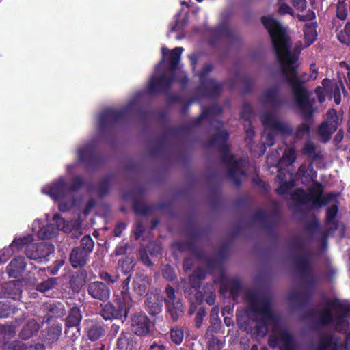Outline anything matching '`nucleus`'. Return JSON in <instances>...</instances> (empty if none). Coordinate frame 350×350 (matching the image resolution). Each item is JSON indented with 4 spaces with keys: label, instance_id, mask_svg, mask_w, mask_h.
Wrapping results in <instances>:
<instances>
[{
    "label": "nucleus",
    "instance_id": "f257e3e1",
    "mask_svg": "<svg viewBox=\"0 0 350 350\" xmlns=\"http://www.w3.org/2000/svg\"><path fill=\"white\" fill-rule=\"evenodd\" d=\"M262 22L271 36L277 57L286 81L291 85L295 102L305 118L312 113V102L308 98V92L303 87L297 74L298 54L301 49L310 46L317 38L316 25L314 23L305 25L304 44L297 46L295 51L291 48V40L286 29L272 17H262Z\"/></svg>",
    "mask_w": 350,
    "mask_h": 350
},
{
    "label": "nucleus",
    "instance_id": "f03ea898",
    "mask_svg": "<svg viewBox=\"0 0 350 350\" xmlns=\"http://www.w3.org/2000/svg\"><path fill=\"white\" fill-rule=\"evenodd\" d=\"M250 305L247 314L250 319L256 321L257 332L261 336L272 330L269 339L271 347H278L280 350H295L296 344L293 336L286 329L279 328V319L271 312L269 299L254 292L246 295Z\"/></svg>",
    "mask_w": 350,
    "mask_h": 350
},
{
    "label": "nucleus",
    "instance_id": "7ed1b4c3",
    "mask_svg": "<svg viewBox=\"0 0 350 350\" xmlns=\"http://www.w3.org/2000/svg\"><path fill=\"white\" fill-rule=\"evenodd\" d=\"M260 101L265 107L271 108L262 113L260 118L265 127L262 143L264 146H271L274 144V138L277 134L288 135L291 133V129L287 124L280 121L276 115L275 109L280 105L277 88L267 90L260 96Z\"/></svg>",
    "mask_w": 350,
    "mask_h": 350
},
{
    "label": "nucleus",
    "instance_id": "20e7f679",
    "mask_svg": "<svg viewBox=\"0 0 350 350\" xmlns=\"http://www.w3.org/2000/svg\"><path fill=\"white\" fill-rule=\"evenodd\" d=\"M349 311V301L329 300L312 309L309 317L316 327L330 325L343 330L347 325V317Z\"/></svg>",
    "mask_w": 350,
    "mask_h": 350
},
{
    "label": "nucleus",
    "instance_id": "39448f33",
    "mask_svg": "<svg viewBox=\"0 0 350 350\" xmlns=\"http://www.w3.org/2000/svg\"><path fill=\"white\" fill-rule=\"evenodd\" d=\"M215 126L216 131L211 145L218 144L221 146L224 152L222 159L227 165L229 176L236 184H239L241 181L239 178L245 176L244 167L247 161L243 159H238L230 154L228 147L225 144L228 137V133L222 129L223 124L221 123L216 122Z\"/></svg>",
    "mask_w": 350,
    "mask_h": 350
},
{
    "label": "nucleus",
    "instance_id": "423d86ee",
    "mask_svg": "<svg viewBox=\"0 0 350 350\" xmlns=\"http://www.w3.org/2000/svg\"><path fill=\"white\" fill-rule=\"evenodd\" d=\"M82 184V180L77 177L73 180L72 186H68L65 181L60 178L52 185H47L42 188V192L51 196L55 202H58L59 208L61 211H68L74 205L72 191Z\"/></svg>",
    "mask_w": 350,
    "mask_h": 350
},
{
    "label": "nucleus",
    "instance_id": "0eeeda50",
    "mask_svg": "<svg viewBox=\"0 0 350 350\" xmlns=\"http://www.w3.org/2000/svg\"><path fill=\"white\" fill-rule=\"evenodd\" d=\"M291 198L299 204L311 203L314 206H321L334 202L336 196L333 193L322 195L321 185L315 183L310 189L309 193L306 192L304 189H299L291 195Z\"/></svg>",
    "mask_w": 350,
    "mask_h": 350
},
{
    "label": "nucleus",
    "instance_id": "6e6552de",
    "mask_svg": "<svg viewBox=\"0 0 350 350\" xmlns=\"http://www.w3.org/2000/svg\"><path fill=\"white\" fill-rule=\"evenodd\" d=\"M32 235L15 239L12 243V246H16L21 249L26 245L25 253L28 258L37 260L48 256L53 252V247L46 243H33Z\"/></svg>",
    "mask_w": 350,
    "mask_h": 350
},
{
    "label": "nucleus",
    "instance_id": "1a4fd4ad",
    "mask_svg": "<svg viewBox=\"0 0 350 350\" xmlns=\"http://www.w3.org/2000/svg\"><path fill=\"white\" fill-rule=\"evenodd\" d=\"M311 350H350V335L342 340L337 334H321L312 345Z\"/></svg>",
    "mask_w": 350,
    "mask_h": 350
},
{
    "label": "nucleus",
    "instance_id": "9d476101",
    "mask_svg": "<svg viewBox=\"0 0 350 350\" xmlns=\"http://www.w3.org/2000/svg\"><path fill=\"white\" fill-rule=\"evenodd\" d=\"M342 118L334 109H329L325 114L323 122L317 129V136L323 142H328L332 134L336 131Z\"/></svg>",
    "mask_w": 350,
    "mask_h": 350
},
{
    "label": "nucleus",
    "instance_id": "9b49d317",
    "mask_svg": "<svg viewBox=\"0 0 350 350\" xmlns=\"http://www.w3.org/2000/svg\"><path fill=\"white\" fill-rule=\"evenodd\" d=\"M315 93L320 103H323L326 96L331 95H333L336 104L338 105L341 102V94L338 84L327 79L323 80L322 86H318Z\"/></svg>",
    "mask_w": 350,
    "mask_h": 350
},
{
    "label": "nucleus",
    "instance_id": "f8f14e48",
    "mask_svg": "<svg viewBox=\"0 0 350 350\" xmlns=\"http://www.w3.org/2000/svg\"><path fill=\"white\" fill-rule=\"evenodd\" d=\"M165 293V303L166 307L171 318L176 321L183 313V304L180 298L176 296L175 291L172 286L169 285L166 286Z\"/></svg>",
    "mask_w": 350,
    "mask_h": 350
},
{
    "label": "nucleus",
    "instance_id": "ddd939ff",
    "mask_svg": "<svg viewBox=\"0 0 350 350\" xmlns=\"http://www.w3.org/2000/svg\"><path fill=\"white\" fill-rule=\"evenodd\" d=\"M116 303L118 308H116L111 303H107L103 306L100 314L104 319H121L127 315L129 306L122 303L121 299H117Z\"/></svg>",
    "mask_w": 350,
    "mask_h": 350
},
{
    "label": "nucleus",
    "instance_id": "4468645a",
    "mask_svg": "<svg viewBox=\"0 0 350 350\" xmlns=\"http://www.w3.org/2000/svg\"><path fill=\"white\" fill-rule=\"evenodd\" d=\"M87 292L92 299L101 301H107L110 296L109 287L99 281L89 283L87 286Z\"/></svg>",
    "mask_w": 350,
    "mask_h": 350
},
{
    "label": "nucleus",
    "instance_id": "2eb2a0df",
    "mask_svg": "<svg viewBox=\"0 0 350 350\" xmlns=\"http://www.w3.org/2000/svg\"><path fill=\"white\" fill-rule=\"evenodd\" d=\"M132 331L137 335L144 336L150 332V323L148 317L143 313H137L131 319Z\"/></svg>",
    "mask_w": 350,
    "mask_h": 350
},
{
    "label": "nucleus",
    "instance_id": "dca6fc26",
    "mask_svg": "<svg viewBox=\"0 0 350 350\" xmlns=\"http://www.w3.org/2000/svg\"><path fill=\"white\" fill-rule=\"evenodd\" d=\"M211 70L212 66L209 64H206L204 66L203 70L200 74V80L204 88L208 90V96H214L217 95L223 87L221 83L217 82L214 79H209L207 81H205L206 75Z\"/></svg>",
    "mask_w": 350,
    "mask_h": 350
},
{
    "label": "nucleus",
    "instance_id": "f3484780",
    "mask_svg": "<svg viewBox=\"0 0 350 350\" xmlns=\"http://www.w3.org/2000/svg\"><path fill=\"white\" fill-rule=\"evenodd\" d=\"M146 308L151 315H156L162 310V299L156 293H148L145 301Z\"/></svg>",
    "mask_w": 350,
    "mask_h": 350
},
{
    "label": "nucleus",
    "instance_id": "a211bd4d",
    "mask_svg": "<svg viewBox=\"0 0 350 350\" xmlns=\"http://www.w3.org/2000/svg\"><path fill=\"white\" fill-rule=\"evenodd\" d=\"M90 254L81 247H75L70 255V261L74 268L85 266L89 260Z\"/></svg>",
    "mask_w": 350,
    "mask_h": 350
},
{
    "label": "nucleus",
    "instance_id": "6ab92c4d",
    "mask_svg": "<svg viewBox=\"0 0 350 350\" xmlns=\"http://www.w3.org/2000/svg\"><path fill=\"white\" fill-rule=\"evenodd\" d=\"M121 113L118 110L107 109L104 110L98 117V124L99 127L104 128L113 122L116 121L120 117Z\"/></svg>",
    "mask_w": 350,
    "mask_h": 350
},
{
    "label": "nucleus",
    "instance_id": "aec40b11",
    "mask_svg": "<svg viewBox=\"0 0 350 350\" xmlns=\"http://www.w3.org/2000/svg\"><path fill=\"white\" fill-rule=\"evenodd\" d=\"M26 267V262L23 257H17L13 259L7 267V272L10 277L18 278Z\"/></svg>",
    "mask_w": 350,
    "mask_h": 350
},
{
    "label": "nucleus",
    "instance_id": "412c9836",
    "mask_svg": "<svg viewBox=\"0 0 350 350\" xmlns=\"http://www.w3.org/2000/svg\"><path fill=\"white\" fill-rule=\"evenodd\" d=\"M174 81L173 77H167L166 75L157 77L154 76L149 84V90L151 92H156L161 88H165L170 86Z\"/></svg>",
    "mask_w": 350,
    "mask_h": 350
},
{
    "label": "nucleus",
    "instance_id": "4be33fe9",
    "mask_svg": "<svg viewBox=\"0 0 350 350\" xmlns=\"http://www.w3.org/2000/svg\"><path fill=\"white\" fill-rule=\"evenodd\" d=\"M183 51V48L182 47H176L170 51H169L168 49L166 47L162 48L163 57H165L168 52L170 53L169 65L170 69L174 72H175L178 64L180 59V56Z\"/></svg>",
    "mask_w": 350,
    "mask_h": 350
},
{
    "label": "nucleus",
    "instance_id": "5701e85b",
    "mask_svg": "<svg viewBox=\"0 0 350 350\" xmlns=\"http://www.w3.org/2000/svg\"><path fill=\"white\" fill-rule=\"evenodd\" d=\"M297 176L301 179L302 183L307 184L314 180L316 177V172L311 163L308 165L302 164L297 172Z\"/></svg>",
    "mask_w": 350,
    "mask_h": 350
},
{
    "label": "nucleus",
    "instance_id": "b1692460",
    "mask_svg": "<svg viewBox=\"0 0 350 350\" xmlns=\"http://www.w3.org/2000/svg\"><path fill=\"white\" fill-rule=\"evenodd\" d=\"M44 310H46L51 317H62L65 314L64 305L58 301H50L44 305Z\"/></svg>",
    "mask_w": 350,
    "mask_h": 350
},
{
    "label": "nucleus",
    "instance_id": "393cba45",
    "mask_svg": "<svg viewBox=\"0 0 350 350\" xmlns=\"http://www.w3.org/2000/svg\"><path fill=\"white\" fill-rule=\"evenodd\" d=\"M62 324L59 323H55L52 324L47 329L44 336L46 341L49 343H53L56 342L62 334Z\"/></svg>",
    "mask_w": 350,
    "mask_h": 350
},
{
    "label": "nucleus",
    "instance_id": "a878e982",
    "mask_svg": "<svg viewBox=\"0 0 350 350\" xmlns=\"http://www.w3.org/2000/svg\"><path fill=\"white\" fill-rule=\"evenodd\" d=\"M304 154L313 159H317L321 157V148L311 140H308L302 149Z\"/></svg>",
    "mask_w": 350,
    "mask_h": 350
},
{
    "label": "nucleus",
    "instance_id": "bb28decb",
    "mask_svg": "<svg viewBox=\"0 0 350 350\" xmlns=\"http://www.w3.org/2000/svg\"><path fill=\"white\" fill-rule=\"evenodd\" d=\"M131 281V275L126 277L125 280H123L121 284V296L118 297L117 299H121L122 302L124 304L127 305L130 307V304L131 301V296L129 294V283Z\"/></svg>",
    "mask_w": 350,
    "mask_h": 350
},
{
    "label": "nucleus",
    "instance_id": "cd10ccee",
    "mask_svg": "<svg viewBox=\"0 0 350 350\" xmlns=\"http://www.w3.org/2000/svg\"><path fill=\"white\" fill-rule=\"evenodd\" d=\"M39 325L34 320H31L23 327L21 332V336L23 338H29L38 332Z\"/></svg>",
    "mask_w": 350,
    "mask_h": 350
},
{
    "label": "nucleus",
    "instance_id": "c85d7f7f",
    "mask_svg": "<svg viewBox=\"0 0 350 350\" xmlns=\"http://www.w3.org/2000/svg\"><path fill=\"white\" fill-rule=\"evenodd\" d=\"M81 320L80 310L77 308H72L67 317L66 323L69 327L77 326Z\"/></svg>",
    "mask_w": 350,
    "mask_h": 350
},
{
    "label": "nucleus",
    "instance_id": "c756f323",
    "mask_svg": "<svg viewBox=\"0 0 350 350\" xmlns=\"http://www.w3.org/2000/svg\"><path fill=\"white\" fill-rule=\"evenodd\" d=\"M134 290L139 295L145 293L148 284V280L146 277L139 276L134 280Z\"/></svg>",
    "mask_w": 350,
    "mask_h": 350
},
{
    "label": "nucleus",
    "instance_id": "7c9ffc66",
    "mask_svg": "<svg viewBox=\"0 0 350 350\" xmlns=\"http://www.w3.org/2000/svg\"><path fill=\"white\" fill-rule=\"evenodd\" d=\"M297 266L298 269L303 272H308L311 267V260L309 255L303 254L297 260Z\"/></svg>",
    "mask_w": 350,
    "mask_h": 350
},
{
    "label": "nucleus",
    "instance_id": "2f4dec72",
    "mask_svg": "<svg viewBox=\"0 0 350 350\" xmlns=\"http://www.w3.org/2000/svg\"><path fill=\"white\" fill-rule=\"evenodd\" d=\"M295 159H296L295 150L292 148H287L285 150L284 153L282 156V158L281 159H277L275 161V163L280 161L282 163H284L287 165H290L294 163Z\"/></svg>",
    "mask_w": 350,
    "mask_h": 350
},
{
    "label": "nucleus",
    "instance_id": "473e14b6",
    "mask_svg": "<svg viewBox=\"0 0 350 350\" xmlns=\"http://www.w3.org/2000/svg\"><path fill=\"white\" fill-rule=\"evenodd\" d=\"M55 234V228L52 225H46L41 228L38 232V236L40 239H51Z\"/></svg>",
    "mask_w": 350,
    "mask_h": 350
},
{
    "label": "nucleus",
    "instance_id": "72a5a7b5",
    "mask_svg": "<svg viewBox=\"0 0 350 350\" xmlns=\"http://www.w3.org/2000/svg\"><path fill=\"white\" fill-rule=\"evenodd\" d=\"M278 179L280 180L281 184L280 187L276 189V191L280 195H284L287 193L288 191L294 186L295 183L293 180L284 182V178L282 176L281 173H280V174L278 175Z\"/></svg>",
    "mask_w": 350,
    "mask_h": 350
},
{
    "label": "nucleus",
    "instance_id": "f704fd0d",
    "mask_svg": "<svg viewBox=\"0 0 350 350\" xmlns=\"http://www.w3.org/2000/svg\"><path fill=\"white\" fill-rule=\"evenodd\" d=\"M105 329L102 326L94 325L91 327L88 332L90 340L94 341L98 340L104 335Z\"/></svg>",
    "mask_w": 350,
    "mask_h": 350
},
{
    "label": "nucleus",
    "instance_id": "c9c22d12",
    "mask_svg": "<svg viewBox=\"0 0 350 350\" xmlns=\"http://www.w3.org/2000/svg\"><path fill=\"white\" fill-rule=\"evenodd\" d=\"M337 37L340 42L350 44V22L345 24L344 28L338 33Z\"/></svg>",
    "mask_w": 350,
    "mask_h": 350
},
{
    "label": "nucleus",
    "instance_id": "e433bc0d",
    "mask_svg": "<svg viewBox=\"0 0 350 350\" xmlns=\"http://www.w3.org/2000/svg\"><path fill=\"white\" fill-rule=\"evenodd\" d=\"M336 16L340 20H345L347 15V0H336Z\"/></svg>",
    "mask_w": 350,
    "mask_h": 350
},
{
    "label": "nucleus",
    "instance_id": "4c0bfd02",
    "mask_svg": "<svg viewBox=\"0 0 350 350\" xmlns=\"http://www.w3.org/2000/svg\"><path fill=\"white\" fill-rule=\"evenodd\" d=\"M170 337L172 340L175 344H180L184 337V333L183 329L178 326L172 328L170 332Z\"/></svg>",
    "mask_w": 350,
    "mask_h": 350
},
{
    "label": "nucleus",
    "instance_id": "58836bf2",
    "mask_svg": "<svg viewBox=\"0 0 350 350\" xmlns=\"http://www.w3.org/2000/svg\"><path fill=\"white\" fill-rule=\"evenodd\" d=\"M56 278H49L43 282L39 284L37 286V290L42 293H46L54 288L56 284Z\"/></svg>",
    "mask_w": 350,
    "mask_h": 350
},
{
    "label": "nucleus",
    "instance_id": "ea45409f",
    "mask_svg": "<svg viewBox=\"0 0 350 350\" xmlns=\"http://www.w3.org/2000/svg\"><path fill=\"white\" fill-rule=\"evenodd\" d=\"M94 243L90 236H85L81 240V247L85 250L88 253L90 254L93 250Z\"/></svg>",
    "mask_w": 350,
    "mask_h": 350
},
{
    "label": "nucleus",
    "instance_id": "a19ab883",
    "mask_svg": "<svg viewBox=\"0 0 350 350\" xmlns=\"http://www.w3.org/2000/svg\"><path fill=\"white\" fill-rule=\"evenodd\" d=\"M310 130V126L307 123H304L297 128L295 136L297 139H302L309 134Z\"/></svg>",
    "mask_w": 350,
    "mask_h": 350
},
{
    "label": "nucleus",
    "instance_id": "79ce46f5",
    "mask_svg": "<svg viewBox=\"0 0 350 350\" xmlns=\"http://www.w3.org/2000/svg\"><path fill=\"white\" fill-rule=\"evenodd\" d=\"M0 331L4 334L5 337L10 338L16 334V326L14 325H1Z\"/></svg>",
    "mask_w": 350,
    "mask_h": 350
},
{
    "label": "nucleus",
    "instance_id": "37998d69",
    "mask_svg": "<svg viewBox=\"0 0 350 350\" xmlns=\"http://www.w3.org/2000/svg\"><path fill=\"white\" fill-rule=\"evenodd\" d=\"M338 213V206L335 204L332 205L327 210L326 220L329 224H334L335 217Z\"/></svg>",
    "mask_w": 350,
    "mask_h": 350
},
{
    "label": "nucleus",
    "instance_id": "c03bdc74",
    "mask_svg": "<svg viewBox=\"0 0 350 350\" xmlns=\"http://www.w3.org/2000/svg\"><path fill=\"white\" fill-rule=\"evenodd\" d=\"M99 277L101 280L105 281L106 282L111 284L116 282L119 278L118 275L117 274L112 275L106 271H101L99 273Z\"/></svg>",
    "mask_w": 350,
    "mask_h": 350
},
{
    "label": "nucleus",
    "instance_id": "a18cd8bd",
    "mask_svg": "<svg viewBox=\"0 0 350 350\" xmlns=\"http://www.w3.org/2000/svg\"><path fill=\"white\" fill-rule=\"evenodd\" d=\"M223 347V342L217 337H212L208 344V350H220Z\"/></svg>",
    "mask_w": 350,
    "mask_h": 350
},
{
    "label": "nucleus",
    "instance_id": "49530a36",
    "mask_svg": "<svg viewBox=\"0 0 350 350\" xmlns=\"http://www.w3.org/2000/svg\"><path fill=\"white\" fill-rule=\"evenodd\" d=\"M53 221L56 224V230H61L64 231H66L67 229L66 228L65 220L60 217L59 214H55L53 217Z\"/></svg>",
    "mask_w": 350,
    "mask_h": 350
},
{
    "label": "nucleus",
    "instance_id": "de8ad7c7",
    "mask_svg": "<svg viewBox=\"0 0 350 350\" xmlns=\"http://www.w3.org/2000/svg\"><path fill=\"white\" fill-rule=\"evenodd\" d=\"M205 315H206L205 310L203 308H200L199 310L198 311V312L196 315V318H195V323H196V327L197 328H200L201 327V325L202 324L203 319Z\"/></svg>",
    "mask_w": 350,
    "mask_h": 350
},
{
    "label": "nucleus",
    "instance_id": "09e8293b",
    "mask_svg": "<svg viewBox=\"0 0 350 350\" xmlns=\"http://www.w3.org/2000/svg\"><path fill=\"white\" fill-rule=\"evenodd\" d=\"M92 152L91 147L90 146H85L84 148H81L79 150L78 154H79V158L81 161H84L88 158Z\"/></svg>",
    "mask_w": 350,
    "mask_h": 350
},
{
    "label": "nucleus",
    "instance_id": "8fccbe9b",
    "mask_svg": "<svg viewBox=\"0 0 350 350\" xmlns=\"http://www.w3.org/2000/svg\"><path fill=\"white\" fill-rule=\"evenodd\" d=\"M245 129L246 133L245 140L249 145V141L254 136V131L250 124V122H247V124H245Z\"/></svg>",
    "mask_w": 350,
    "mask_h": 350
},
{
    "label": "nucleus",
    "instance_id": "3c124183",
    "mask_svg": "<svg viewBox=\"0 0 350 350\" xmlns=\"http://www.w3.org/2000/svg\"><path fill=\"white\" fill-rule=\"evenodd\" d=\"M162 274L164 278L167 279L168 280H172L174 278V273L172 270V268L168 265H165L162 269Z\"/></svg>",
    "mask_w": 350,
    "mask_h": 350
},
{
    "label": "nucleus",
    "instance_id": "603ef678",
    "mask_svg": "<svg viewBox=\"0 0 350 350\" xmlns=\"http://www.w3.org/2000/svg\"><path fill=\"white\" fill-rule=\"evenodd\" d=\"M293 5L299 10H304L306 8V0H291Z\"/></svg>",
    "mask_w": 350,
    "mask_h": 350
},
{
    "label": "nucleus",
    "instance_id": "864d4df0",
    "mask_svg": "<svg viewBox=\"0 0 350 350\" xmlns=\"http://www.w3.org/2000/svg\"><path fill=\"white\" fill-rule=\"evenodd\" d=\"M278 11L281 14H293V9L286 3H281L278 8Z\"/></svg>",
    "mask_w": 350,
    "mask_h": 350
},
{
    "label": "nucleus",
    "instance_id": "5fc2aeb1",
    "mask_svg": "<svg viewBox=\"0 0 350 350\" xmlns=\"http://www.w3.org/2000/svg\"><path fill=\"white\" fill-rule=\"evenodd\" d=\"M10 314V310L8 305L0 302V317L5 318L7 317Z\"/></svg>",
    "mask_w": 350,
    "mask_h": 350
},
{
    "label": "nucleus",
    "instance_id": "6e6d98bb",
    "mask_svg": "<svg viewBox=\"0 0 350 350\" xmlns=\"http://www.w3.org/2000/svg\"><path fill=\"white\" fill-rule=\"evenodd\" d=\"M198 278L202 279L204 278V273L200 270L196 271L195 273L189 277V282L193 287H196V285L193 283L194 279Z\"/></svg>",
    "mask_w": 350,
    "mask_h": 350
},
{
    "label": "nucleus",
    "instance_id": "4d7b16f0",
    "mask_svg": "<svg viewBox=\"0 0 350 350\" xmlns=\"http://www.w3.org/2000/svg\"><path fill=\"white\" fill-rule=\"evenodd\" d=\"M131 262L132 261L129 258L126 260H119V265L122 267L125 273L129 272L132 268V266L131 265Z\"/></svg>",
    "mask_w": 350,
    "mask_h": 350
},
{
    "label": "nucleus",
    "instance_id": "13d9d810",
    "mask_svg": "<svg viewBox=\"0 0 350 350\" xmlns=\"http://www.w3.org/2000/svg\"><path fill=\"white\" fill-rule=\"evenodd\" d=\"M297 18L301 21H311L315 18V14L313 12H310L306 15H298Z\"/></svg>",
    "mask_w": 350,
    "mask_h": 350
},
{
    "label": "nucleus",
    "instance_id": "bf43d9fd",
    "mask_svg": "<svg viewBox=\"0 0 350 350\" xmlns=\"http://www.w3.org/2000/svg\"><path fill=\"white\" fill-rule=\"evenodd\" d=\"M218 312H219V309L217 308H213L211 310V322H213V321H215L214 323V324H216L217 323H218L219 321V320L218 319Z\"/></svg>",
    "mask_w": 350,
    "mask_h": 350
},
{
    "label": "nucleus",
    "instance_id": "052dcab7",
    "mask_svg": "<svg viewBox=\"0 0 350 350\" xmlns=\"http://www.w3.org/2000/svg\"><path fill=\"white\" fill-rule=\"evenodd\" d=\"M149 350H165V348L162 344L154 342L150 345Z\"/></svg>",
    "mask_w": 350,
    "mask_h": 350
},
{
    "label": "nucleus",
    "instance_id": "680f3d73",
    "mask_svg": "<svg viewBox=\"0 0 350 350\" xmlns=\"http://www.w3.org/2000/svg\"><path fill=\"white\" fill-rule=\"evenodd\" d=\"M125 227H126V225L124 224H118L114 229L115 236H116V237L120 236L122 230L124 229Z\"/></svg>",
    "mask_w": 350,
    "mask_h": 350
},
{
    "label": "nucleus",
    "instance_id": "e2e57ef3",
    "mask_svg": "<svg viewBox=\"0 0 350 350\" xmlns=\"http://www.w3.org/2000/svg\"><path fill=\"white\" fill-rule=\"evenodd\" d=\"M27 350H44V347L42 344H36L27 347Z\"/></svg>",
    "mask_w": 350,
    "mask_h": 350
},
{
    "label": "nucleus",
    "instance_id": "0e129e2a",
    "mask_svg": "<svg viewBox=\"0 0 350 350\" xmlns=\"http://www.w3.org/2000/svg\"><path fill=\"white\" fill-rule=\"evenodd\" d=\"M246 112H248V113L252 112V108L250 105L245 106V109H244V112L241 113V118H245L246 120H247V119L250 118V116L245 115V113H246Z\"/></svg>",
    "mask_w": 350,
    "mask_h": 350
},
{
    "label": "nucleus",
    "instance_id": "69168bd1",
    "mask_svg": "<svg viewBox=\"0 0 350 350\" xmlns=\"http://www.w3.org/2000/svg\"><path fill=\"white\" fill-rule=\"evenodd\" d=\"M180 78L177 79V81L180 82L181 83H185L187 81V79L186 77V75H185L184 72L181 71L180 72Z\"/></svg>",
    "mask_w": 350,
    "mask_h": 350
},
{
    "label": "nucleus",
    "instance_id": "338daca9",
    "mask_svg": "<svg viewBox=\"0 0 350 350\" xmlns=\"http://www.w3.org/2000/svg\"><path fill=\"white\" fill-rule=\"evenodd\" d=\"M189 58L191 60V65L193 66V68H194V66L196 63V55L195 54H191L189 56Z\"/></svg>",
    "mask_w": 350,
    "mask_h": 350
},
{
    "label": "nucleus",
    "instance_id": "774afa93",
    "mask_svg": "<svg viewBox=\"0 0 350 350\" xmlns=\"http://www.w3.org/2000/svg\"><path fill=\"white\" fill-rule=\"evenodd\" d=\"M134 209H135V211L136 213H137L138 214H141V215H143V214H145L146 213V211H142L139 209V205L137 204H135L134 205Z\"/></svg>",
    "mask_w": 350,
    "mask_h": 350
}]
</instances>
